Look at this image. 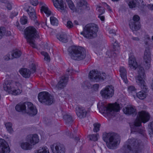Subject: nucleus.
I'll return each instance as SVG.
<instances>
[{
	"mask_svg": "<svg viewBox=\"0 0 153 153\" xmlns=\"http://www.w3.org/2000/svg\"><path fill=\"white\" fill-rule=\"evenodd\" d=\"M149 114L145 111H142L138 112L137 118L135 120L133 127L131 128V133L137 132L142 136H145V131L141 126L142 123H145L149 121L150 119Z\"/></svg>",
	"mask_w": 153,
	"mask_h": 153,
	"instance_id": "obj_1",
	"label": "nucleus"
},
{
	"mask_svg": "<svg viewBox=\"0 0 153 153\" xmlns=\"http://www.w3.org/2000/svg\"><path fill=\"white\" fill-rule=\"evenodd\" d=\"M143 143L140 140L128 139L124 146L125 153H143Z\"/></svg>",
	"mask_w": 153,
	"mask_h": 153,
	"instance_id": "obj_2",
	"label": "nucleus"
},
{
	"mask_svg": "<svg viewBox=\"0 0 153 153\" xmlns=\"http://www.w3.org/2000/svg\"><path fill=\"white\" fill-rule=\"evenodd\" d=\"M102 139L106 143L107 147L109 149H116L120 142V137L117 134L114 133H104Z\"/></svg>",
	"mask_w": 153,
	"mask_h": 153,
	"instance_id": "obj_3",
	"label": "nucleus"
},
{
	"mask_svg": "<svg viewBox=\"0 0 153 153\" xmlns=\"http://www.w3.org/2000/svg\"><path fill=\"white\" fill-rule=\"evenodd\" d=\"M97 108L100 112L106 114L110 117L114 116L115 112L120 110V106L117 105L114 106L106 102H100L97 104Z\"/></svg>",
	"mask_w": 153,
	"mask_h": 153,
	"instance_id": "obj_4",
	"label": "nucleus"
},
{
	"mask_svg": "<svg viewBox=\"0 0 153 153\" xmlns=\"http://www.w3.org/2000/svg\"><path fill=\"white\" fill-rule=\"evenodd\" d=\"M98 27L94 23H90L86 25L83 28L80 34L85 38L90 39L94 38L97 36Z\"/></svg>",
	"mask_w": 153,
	"mask_h": 153,
	"instance_id": "obj_5",
	"label": "nucleus"
},
{
	"mask_svg": "<svg viewBox=\"0 0 153 153\" xmlns=\"http://www.w3.org/2000/svg\"><path fill=\"white\" fill-rule=\"evenodd\" d=\"M15 109L19 112L26 113L31 116L36 115L37 112L36 107L32 103L29 102L19 103L16 106Z\"/></svg>",
	"mask_w": 153,
	"mask_h": 153,
	"instance_id": "obj_6",
	"label": "nucleus"
},
{
	"mask_svg": "<svg viewBox=\"0 0 153 153\" xmlns=\"http://www.w3.org/2000/svg\"><path fill=\"white\" fill-rule=\"evenodd\" d=\"M69 53L72 59L76 61L82 60L86 56L85 49L79 46H72Z\"/></svg>",
	"mask_w": 153,
	"mask_h": 153,
	"instance_id": "obj_7",
	"label": "nucleus"
},
{
	"mask_svg": "<svg viewBox=\"0 0 153 153\" xmlns=\"http://www.w3.org/2000/svg\"><path fill=\"white\" fill-rule=\"evenodd\" d=\"M111 42L113 44V50H107L106 52V55L107 56L106 59L109 60H111V58L115 59L117 56V54L115 52H119L120 46L118 41L113 37H111L109 36Z\"/></svg>",
	"mask_w": 153,
	"mask_h": 153,
	"instance_id": "obj_8",
	"label": "nucleus"
},
{
	"mask_svg": "<svg viewBox=\"0 0 153 153\" xmlns=\"http://www.w3.org/2000/svg\"><path fill=\"white\" fill-rule=\"evenodd\" d=\"M67 2L69 8L73 12L82 13L83 12V7L85 6L86 8L87 7L88 3L85 0H80L78 1L76 3V8L71 0H68Z\"/></svg>",
	"mask_w": 153,
	"mask_h": 153,
	"instance_id": "obj_9",
	"label": "nucleus"
},
{
	"mask_svg": "<svg viewBox=\"0 0 153 153\" xmlns=\"http://www.w3.org/2000/svg\"><path fill=\"white\" fill-rule=\"evenodd\" d=\"M24 35L27 40L34 39L39 37L36 29L32 26H29L26 28L24 31Z\"/></svg>",
	"mask_w": 153,
	"mask_h": 153,
	"instance_id": "obj_10",
	"label": "nucleus"
},
{
	"mask_svg": "<svg viewBox=\"0 0 153 153\" xmlns=\"http://www.w3.org/2000/svg\"><path fill=\"white\" fill-rule=\"evenodd\" d=\"M39 101L47 105H51L54 101V98L50 94L47 92H42L38 95Z\"/></svg>",
	"mask_w": 153,
	"mask_h": 153,
	"instance_id": "obj_11",
	"label": "nucleus"
},
{
	"mask_svg": "<svg viewBox=\"0 0 153 153\" xmlns=\"http://www.w3.org/2000/svg\"><path fill=\"white\" fill-rule=\"evenodd\" d=\"M16 84H12L10 81L5 80L3 84L4 90L8 93H11L13 95H16L20 94L21 93V91L19 88H16L14 86Z\"/></svg>",
	"mask_w": 153,
	"mask_h": 153,
	"instance_id": "obj_12",
	"label": "nucleus"
},
{
	"mask_svg": "<svg viewBox=\"0 0 153 153\" xmlns=\"http://www.w3.org/2000/svg\"><path fill=\"white\" fill-rule=\"evenodd\" d=\"M89 76L91 79L98 82L104 80L106 78V75L105 73H101L97 70H92L90 71Z\"/></svg>",
	"mask_w": 153,
	"mask_h": 153,
	"instance_id": "obj_13",
	"label": "nucleus"
},
{
	"mask_svg": "<svg viewBox=\"0 0 153 153\" xmlns=\"http://www.w3.org/2000/svg\"><path fill=\"white\" fill-rule=\"evenodd\" d=\"M68 75H65L60 78L59 81L56 85L53 82L51 84L52 87L56 90H61L63 89L67 84L68 81Z\"/></svg>",
	"mask_w": 153,
	"mask_h": 153,
	"instance_id": "obj_14",
	"label": "nucleus"
},
{
	"mask_svg": "<svg viewBox=\"0 0 153 153\" xmlns=\"http://www.w3.org/2000/svg\"><path fill=\"white\" fill-rule=\"evenodd\" d=\"M138 75L136 78L137 83L141 87L143 86L146 87V83L144 80L146 77V75L143 68H138Z\"/></svg>",
	"mask_w": 153,
	"mask_h": 153,
	"instance_id": "obj_15",
	"label": "nucleus"
},
{
	"mask_svg": "<svg viewBox=\"0 0 153 153\" xmlns=\"http://www.w3.org/2000/svg\"><path fill=\"white\" fill-rule=\"evenodd\" d=\"M114 93V87L111 85L106 86L100 92V94L102 96L106 99H108L111 97Z\"/></svg>",
	"mask_w": 153,
	"mask_h": 153,
	"instance_id": "obj_16",
	"label": "nucleus"
},
{
	"mask_svg": "<svg viewBox=\"0 0 153 153\" xmlns=\"http://www.w3.org/2000/svg\"><path fill=\"white\" fill-rule=\"evenodd\" d=\"M140 19V16L137 15H134L133 17L134 22H132L129 24L131 29L133 31H137L139 30L141 27L140 23L137 22L139 21Z\"/></svg>",
	"mask_w": 153,
	"mask_h": 153,
	"instance_id": "obj_17",
	"label": "nucleus"
},
{
	"mask_svg": "<svg viewBox=\"0 0 153 153\" xmlns=\"http://www.w3.org/2000/svg\"><path fill=\"white\" fill-rule=\"evenodd\" d=\"M151 54L150 49L149 47H146L144 51L143 59L146 66L150 67L151 60Z\"/></svg>",
	"mask_w": 153,
	"mask_h": 153,
	"instance_id": "obj_18",
	"label": "nucleus"
},
{
	"mask_svg": "<svg viewBox=\"0 0 153 153\" xmlns=\"http://www.w3.org/2000/svg\"><path fill=\"white\" fill-rule=\"evenodd\" d=\"M32 71L29 69L23 68H22L19 72L22 76L25 78H29L30 76L31 73H33L36 70V68H32Z\"/></svg>",
	"mask_w": 153,
	"mask_h": 153,
	"instance_id": "obj_19",
	"label": "nucleus"
},
{
	"mask_svg": "<svg viewBox=\"0 0 153 153\" xmlns=\"http://www.w3.org/2000/svg\"><path fill=\"white\" fill-rule=\"evenodd\" d=\"M76 112L79 118L82 119L86 117L87 112L85 108L81 106H77L76 108Z\"/></svg>",
	"mask_w": 153,
	"mask_h": 153,
	"instance_id": "obj_20",
	"label": "nucleus"
},
{
	"mask_svg": "<svg viewBox=\"0 0 153 153\" xmlns=\"http://www.w3.org/2000/svg\"><path fill=\"white\" fill-rule=\"evenodd\" d=\"M0 147L1 150L0 153H9L10 151V148L6 141L4 139H0Z\"/></svg>",
	"mask_w": 153,
	"mask_h": 153,
	"instance_id": "obj_21",
	"label": "nucleus"
},
{
	"mask_svg": "<svg viewBox=\"0 0 153 153\" xmlns=\"http://www.w3.org/2000/svg\"><path fill=\"white\" fill-rule=\"evenodd\" d=\"M136 109L135 107L131 105H127V106L124 108L123 109V112L126 114L128 115H132L133 116L136 115Z\"/></svg>",
	"mask_w": 153,
	"mask_h": 153,
	"instance_id": "obj_22",
	"label": "nucleus"
},
{
	"mask_svg": "<svg viewBox=\"0 0 153 153\" xmlns=\"http://www.w3.org/2000/svg\"><path fill=\"white\" fill-rule=\"evenodd\" d=\"M39 4L40 6L42 5L40 10L41 13H45L47 17L51 15V12L49 10L48 7L43 2L41 1L39 2Z\"/></svg>",
	"mask_w": 153,
	"mask_h": 153,
	"instance_id": "obj_23",
	"label": "nucleus"
},
{
	"mask_svg": "<svg viewBox=\"0 0 153 153\" xmlns=\"http://www.w3.org/2000/svg\"><path fill=\"white\" fill-rule=\"evenodd\" d=\"M128 65L129 67H142L141 66H137V63L136 61L133 53H131L128 54Z\"/></svg>",
	"mask_w": 153,
	"mask_h": 153,
	"instance_id": "obj_24",
	"label": "nucleus"
},
{
	"mask_svg": "<svg viewBox=\"0 0 153 153\" xmlns=\"http://www.w3.org/2000/svg\"><path fill=\"white\" fill-rule=\"evenodd\" d=\"M146 87H144V86H142V87L140 86H139L140 87L142 90L140 91L137 94V97L140 99L143 100L145 98L147 95V92L148 91V88L146 83Z\"/></svg>",
	"mask_w": 153,
	"mask_h": 153,
	"instance_id": "obj_25",
	"label": "nucleus"
},
{
	"mask_svg": "<svg viewBox=\"0 0 153 153\" xmlns=\"http://www.w3.org/2000/svg\"><path fill=\"white\" fill-rule=\"evenodd\" d=\"M27 141L29 142L32 146L38 143L39 141L38 136L36 134L28 135L27 136Z\"/></svg>",
	"mask_w": 153,
	"mask_h": 153,
	"instance_id": "obj_26",
	"label": "nucleus"
},
{
	"mask_svg": "<svg viewBox=\"0 0 153 153\" xmlns=\"http://www.w3.org/2000/svg\"><path fill=\"white\" fill-rule=\"evenodd\" d=\"M51 148L53 153H65V148L63 145L56 146L55 147V150L53 145L51 146Z\"/></svg>",
	"mask_w": 153,
	"mask_h": 153,
	"instance_id": "obj_27",
	"label": "nucleus"
},
{
	"mask_svg": "<svg viewBox=\"0 0 153 153\" xmlns=\"http://www.w3.org/2000/svg\"><path fill=\"white\" fill-rule=\"evenodd\" d=\"M27 11L29 15L30 19L33 20H35L37 18L35 9L34 8L30 7Z\"/></svg>",
	"mask_w": 153,
	"mask_h": 153,
	"instance_id": "obj_28",
	"label": "nucleus"
},
{
	"mask_svg": "<svg viewBox=\"0 0 153 153\" xmlns=\"http://www.w3.org/2000/svg\"><path fill=\"white\" fill-rule=\"evenodd\" d=\"M54 6L57 8H59L61 10H64L63 0H52Z\"/></svg>",
	"mask_w": 153,
	"mask_h": 153,
	"instance_id": "obj_29",
	"label": "nucleus"
},
{
	"mask_svg": "<svg viewBox=\"0 0 153 153\" xmlns=\"http://www.w3.org/2000/svg\"><path fill=\"white\" fill-rule=\"evenodd\" d=\"M57 39L63 43H66L68 41V39L66 34L63 32L59 33L56 35Z\"/></svg>",
	"mask_w": 153,
	"mask_h": 153,
	"instance_id": "obj_30",
	"label": "nucleus"
},
{
	"mask_svg": "<svg viewBox=\"0 0 153 153\" xmlns=\"http://www.w3.org/2000/svg\"><path fill=\"white\" fill-rule=\"evenodd\" d=\"M120 76L124 82L126 83H127L128 82V81L127 78V72L126 69L124 68H120Z\"/></svg>",
	"mask_w": 153,
	"mask_h": 153,
	"instance_id": "obj_31",
	"label": "nucleus"
},
{
	"mask_svg": "<svg viewBox=\"0 0 153 153\" xmlns=\"http://www.w3.org/2000/svg\"><path fill=\"white\" fill-rule=\"evenodd\" d=\"M11 32L10 31H6V28L3 26L0 27V39H1L2 37L6 35L7 36H9L11 35Z\"/></svg>",
	"mask_w": 153,
	"mask_h": 153,
	"instance_id": "obj_32",
	"label": "nucleus"
},
{
	"mask_svg": "<svg viewBox=\"0 0 153 153\" xmlns=\"http://www.w3.org/2000/svg\"><path fill=\"white\" fill-rule=\"evenodd\" d=\"M22 54V52L21 51L18 49L13 50L11 54L12 59L19 58L21 55Z\"/></svg>",
	"mask_w": 153,
	"mask_h": 153,
	"instance_id": "obj_33",
	"label": "nucleus"
},
{
	"mask_svg": "<svg viewBox=\"0 0 153 153\" xmlns=\"http://www.w3.org/2000/svg\"><path fill=\"white\" fill-rule=\"evenodd\" d=\"M21 148L26 150H30L32 149V145L27 142H23L21 143Z\"/></svg>",
	"mask_w": 153,
	"mask_h": 153,
	"instance_id": "obj_34",
	"label": "nucleus"
},
{
	"mask_svg": "<svg viewBox=\"0 0 153 153\" xmlns=\"http://www.w3.org/2000/svg\"><path fill=\"white\" fill-rule=\"evenodd\" d=\"M63 119L65 121V122L71 124L73 121L72 116L69 114H66L63 116Z\"/></svg>",
	"mask_w": 153,
	"mask_h": 153,
	"instance_id": "obj_35",
	"label": "nucleus"
},
{
	"mask_svg": "<svg viewBox=\"0 0 153 153\" xmlns=\"http://www.w3.org/2000/svg\"><path fill=\"white\" fill-rule=\"evenodd\" d=\"M126 2L130 8L132 9L135 8L136 6V3L134 0H127Z\"/></svg>",
	"mask_w": 153,
	"mask_h": 153,
	"instance_id": "obj_36",
	"label": "nucleus"
},
{
	"mask_svg": "<svg viewBox=\"0 0 153 153\" xmlns=\"http://www.w3.org/2000/svg\"><path fill=\"white\" fill-rule=\"evenodd\" d=\"M50 21L51 24L53 26H57L58 24V20L55 17L51 16Z\"/></svg>",
	"mask_w": 153,
	"mask_h": 153,
	"instance_id": "obj_37",
	"label": "nucleus"
},
{
	"mask_svg": "<svg viewBox=\"0 0 153 153\" xmlns=\"http://www.w3.org/2000/svg\"><path fill=\"white\" fill-rule=\"evenodd\" d=\"M1 2L2 3H4L7 9L8 10H11L12 7V4L7 0H1Z\"/></svg>",
	"mask_w": 153,
	"mask_h": 153,
	"instance_id": "obj_38",
	"label": "nucleus"
},
{
	"mask_svg": "<svg viewBox=\"0 0 153 153\" xmlns=\"http://www.w3.org/2000/svg\"><path fill=\"white\" fill-rule=\"evenodd\" d=\"M34 153H50L48 149L46 147L40 148Z\"/></svg>",
	"mask_w": 153,
	"mask_h": 153,
	"instance_id": "obj_39",
	"label": "nucleus"
},
{
	"mask_svg": "<svg viewBox=\"0 0 153 153\" xmlns=\"http://www.w3.org/2000/svg\"><path fill=\"white\" fill-rule=\"evenodd\" d=\"M41 54L44 56V59L48 62H50L51 60V58L49 55L48 53L45 51H41Z\"/></svg>",
	"mask_w": 153,
	"mask_h": 153,
	"instance_id": "obj_40",
	"label": "nucleus"
},
{
	"mask_svg": "<svg viewBox=\"0 0 153 153\" xmlns=\"http://www.w3.org/2000/svg\"><path fill=\"white\" fill-rule=\"evenodd\" d=\"M20 21L22 25H25L27 23L28 21L27 18L26 16H23L20 18Z\"/></svg>",
	"mask_w": 153,
	"mask_h": 153,
	"instance_id": "obj_41",
	"label": "nucleus"
},
{
	"mask_svg": "<svg viewBox=\"0 0 153 153\" xmlns=\"http://www.w3.org/2000/svg\"><path fill=\"white\" fill-rule=\"evenodd\" d=\"M5 126L6 128L7 131L10 133H11L13 131V129L12 128V124L11 123L8 122L5 124Z\"/></svg>",
	"mask_w": 153,
	"mask_h": 153,
	"instance_id": "obj_42",
	"label": "nucleus"
},
{
	"mask_svg": "<svg viewBox=\"0 0 153 153\" xmlns=\"http://www.w3.org/2000/svg\"><path fill=\"white\" fill-rule=\"evenodd\" d=\"M89 137L90 140L96 141L97 140L98 138L99 137V135L98 134H93L90 135L89 136Z\"/></svg>",
	"mask_w": 153,
	"mask_h": 153,
	"instance_id": "obj_43",
	"label": "nucleus"
},
{
	"mask_svg": "<svg viewBox=\"0 0 153 153\" xmlns=\"http://www.w3.org/2000/svg\"><path fill=\"white\" fill-rule=\"evenodd\" d=\"M100 124L98 123H95L94 124V128L93 131L94 132H97L100 130Z\"/></svg>",
	"mask_w": 153,
	"mask_h": 153,
	"instance_id": "obj_44",
	"label": "nucleus"
},
{
	"mask_svg": "<svg viewBox=\"0 0 153 153\" xmlns=\"http://www.w3.org/2000/svg\"><path fill=\"white\" fill-rule=\"evenodd\" d=\"M18 12L16 10H13L10 14L9 17L11 19H13L15 17L17 16Z\"/></svg>",
	"mask_w": 153,
	"mask_h": 153,
	"instance_id": "obj_45",
	"label": "nucleus"
},
{
	"mask_svg": "<svg viewBox=\"0 0 153 153\" xmlns=\"http://www.w3.org/2000/svg\"><path fill=\"white\" fill-rule=\"evenodd\" d=\"M97 9L99 13V14L100 15L103 14L105 12V9L103 7L99 6L97 7Z\"/></svg>",
	"mask_w": 153,
	"mask_h": 153,
	"instance_id": "obj_46",
	"label": "nucleus"
},
{
	"mask_svg": "<svg viewBox=\"0 0 153 153\" xmlns=\"http://www.w3.org/2000/svg\"><path fill=\"white\" fill-rule=\"evenodd\" d=\"M33 39H30L27 40V42L29 43L30 45L31 46L33 47V48H37L36 46L35 43H34L33 41Z\"/></svg>",
	"mask_w": 153,
	"mask_h": 153,
	"instance_id": "obj_47",
	"label": "nucleus"
},
{
	"mask_svg": "<svg viewBox=\"0 0 153 153\" xmlns=\"http://www.w3.org/2000/svg\"><path fill=\"white\" fill-rule=\"evenodd\" d=\"M30 2L32 5L35 6H37L39 3L38 0H30Z\"/></svg>",
	"mask_w": 153,
	"mask_h": 153,
	"instance_id": "obj_48",
	"label": "nucleus"
},
{
	"mask_svg": "<svg viewBox=\"0 0 153 153\" xmlns=\"http://www.w3.org/2000/svg\"><path fill=\"white\" fill-rule=\"evenodd\" d=\"M67 26L68 28H71L73 27L72 22L70 21H68L67 22Z\"/></svg>",
	"mask_w": 153,
	"mask_h": 153,
	"instance_id": "obj_49",
	"label": "nucleus"
},
{
	"mask_svg": "<svg viewBox=\"0 0 153 153\" xmlns=\"http://www.w3.org/2000/svg\"><path fill=\"white\" fill-rule=\"evenodd\" d=\"M109 33L112 35V36H115L116 35V32L113 29H111L109 31Z\"/></svg>",
	"mask_w": 153,
	"mask_h": 153,
	"instance_id": "obj_50",
	"label": "nucleus"
},
{
	"mask_svg": "<svg viewBox=\"0 0 153 153\" xmlns=\"http://www.w3.org/2000/svg\"><path fill=\"white\" fill-rule=\"evenodd\" d=\"M128 90L129 92H131L133 91H135L136 90V89L134 86H130L128 87Z\"/></svg>",
	"mask_w": 153,
	"mask_h": 153,
	"instance_id": "obj_51",
	"label": "nucleus"
},
{
	"mask_svg": "<svg viewBox=\"0 0 153 153\" xmlns=\"http://www.w3.org/2000/svg\"><path fill=\"white\" fill-rule=\"evenodd\" d=\"M93 88L94 90L96 91L98 90L99 88V85L97 84H95L93 85Z\"/></svg>",
	"mask_w": 153,
	"mask_h": 153,
	"instance_id": "obj_52",
	"label": "nucleus"
},
{
	"mask_svg": "<svg viewBox=\"0 0 153 153\" xmlns=\"http://www.w3.org/2000/svg\"><path fill=\"white\" fill-rule=\"evenodd\" d=\"M67 72L68 73V74H71L72 73H74V71L73 70V68H68L67 69Z\"/></svg>",
	"mask_w": 153,
	"mask_h": 153,
	"instance_id": "obj_53",
	"label": "nucleus"
},
{
	"mask_svg": "<svg viewBox=\"0 0 153 153\" xmlns=\"http://www.w3.org/2000/svg\"><path fill=\"white\" fill-rule=\"evenodd\" d=\"M4 59L6 61H8L10 59V54H7L4 57Z\"/></svg>",
	"mask_w": 153,
	"mask_h": 153,
	"instance_id": "obj_54",
	"label": "nucleus"
},
{
	"mask_svg": "<svg viewBox=\"0 0 153 153\" xmlns=\"http://www.w3.org/2000/svg\"><path fill=\"white\" fill-rule=\"evenodd\" d=\"M100 14H99L98 16V18H99L100 20L102 21H104L105 20V17L104 16H101Z\"/></svg>",
	"mask_w": 153,
	"mask_h": 153,
	"instance_id": "obj_55",
	"label": "nucleus"
},
{
	"mask_svg": "<svg viewBox=\"0 0 153 153\" xmlns=\"http://www.w3.org/2000/svg\"><path fill=\"white\" fill-rule=\"evenodd\" d=\"M85 83L86 84V86L88 88H89L92 87L91 85L90 82H87L85 81Z\"/></svg>",
	"mask_w": 153,
	"mask_h": 153,
	"instance_id": "obj_56",
	"label": "nucleus"
},
{
	"mask_svg": "<svg viewBox=\"0 0 153 153\" xmlns=\"http://www.w3.org/2000/svg\"><path fill=\"white\" fill-rule=\"evenodd\" d=\"M147 7L150 10H153V4H148Z\"/></svg>",
	"mask_w": 153,
	"mask_h": 153,
	"instance_id": "obj_57",
	"label": "nucleus"
},
{
	"mask_svg": "<svg viewBox=\"0 0 153 153\" xmlns=\"http://www.w3.org/2000/svg\"><path fill=\"white\" fill-rule=\"evenodd\" d=\"M16 27L17 28L20 30H22V27L20 26L19 23H16Z\"/></svg>",
	"mask_w": 153,
	"mask_h": 153,
	"instance_id": "obj_58",
	"label": "nucleus"
},
{
	"mask_svg": "<svg viewBox=\"0 0 153 153\" xmlns=\"http://www.w3.org/2000/svg\"><path fill=\"white\" fill-rule=\"evenodd\" d=\"M106 6H107V8L108 10L111 11H112V9L111 8V7L110 6H109L108 4H106Z\"/></svg>",
	"mask_w": 153,
	"mask_h": 153,
	"instance_id": "obj_59",
	"label": "nucleus"
},
{
	"mask_svg": "<svg viewBox=\"0 0 153 153\" xmlns=\"http://www.w3.org/2000/svg\"><path fill=\"white\" fill-rule=\"evenodd\" d=\"M145 39H148V40H150V37L149 36L148 34H146L145 36Z\"/></svg>",
	"mask_w": 153,
	"mask_h": 153,
	"instance_id": "obj_60",
	"label": "nucleus"
},
{
	"mask_svg": "<svg viewBox=\"0 0 153 153\" xmlns=\"http://www.w3.org/2000/svg\"><path fill=\"white\" fill-rule=\"evenodd\" d=\"M150 127L152 131H153V121L150 123Z\"/></svg>",
	"mask_w": 153,
	"mask_h": 153,
	"instance_id": "obj_61",
	"label": "nucleus"
},
{
	"mask_svg": "<svg viewBox=\"0 0 153 153\" xmlns=\"http://www.w3.org/2000/svg\"><path fill=\"white\" fill-rule=\"evenodd\" d=\"M133 40L135 41H139L140 39L139 38L137 37H133L132 38Z\"/></svg>",
	"mask_w": 153,
	"mask_h": 153,
	"instance_id": "obj_62",
	"label": "nucleus"
},
{
	"mask_svg": "<svg viewBox=\"0 0 153 153\" xmlns=\"http://www.w3.org/2000/svg\"><path fill=\"white\" fill-rule=\"evenodd\" d=\"M75 140L76 141V142L77 143L78 141L79 140V138L78 137H76L75 138Z\"/></svg>",
	"mask_w": 153,
	"mask_h": 153,
	"instance_id": "obj_63",
	"label": "nucleus"
},
{
	"mask_svg": "<svg viewBox=\"0 0 153 153\" xmlns=\"http://www.w3.org/2000/svg\"><path fill=\"white\" fill-rule=\"evenodd\" d=\"M74 24H75L76 25H78V22L76 20L74 21Z\"/></svg>",
	"mask_w": 153,
	"mask_h": 153,
	"instance_id": "obj_64",
	"label": "nucleus"
}]
</instances>
